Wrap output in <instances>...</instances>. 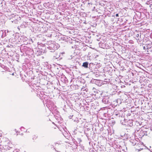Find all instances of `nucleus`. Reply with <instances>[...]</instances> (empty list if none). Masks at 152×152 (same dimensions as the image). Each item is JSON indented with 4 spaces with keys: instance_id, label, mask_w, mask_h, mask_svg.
<instances>
[{
    "instance_id": "nucleus-1",
    "label": "nucleus",
    "mask_w": 152,
    "mask_h": 152,
    "mask_svg": "<svg viewBox=\"0 0 152 152\" xmlns=\"http://www.w3.org/2000/svg\"><path fill=\"white\" fill-rule=\"evenodd\" d=\"M48 47V48L51 52H54L59 47V45L54 41H49L47 42Z\"/></svg>"
},
{
    "instance_id": "nucleus-2",
    "label": "nucleus",
    "mask_w": 152,
    "mask_h": 152,
    "mask_svg": "<svg viewBox=\"0 0 152 152\" xmlns=\"http://www.w3.org/2000/svg\"><path fill=\"white\" fill-rule=\"evenodd\" d=\"M94 66L95 65L94 64L92 63H90L89 64L88 68L90 70V72L91 73V74L93 75L94 76L96 77H97L99 76V75L97 74L98 72H94L93 69Z\"/></svg>"
},
{
    "instance_id": "nucleus-3",
    "label": "nucleus",
    "mask_w": 152,
    "mask_h": 152,
    "mask_svg": "<svg viewBox=\"0 0 152 152\" xmlns=\"http://www.w3.org/2000/svg\"><path fill=\"white\" fill-rule=\"evenodd\" d=\"M138 132L139 137L140 138H142L144 135L147 136V131L145 130L144 129H142V128Z\"/></svg>"
},
{
    "instance_id": "nucleus-4",
    "label": "nucleus",
    "mask_w": 152,
    "mask_h": 152,
    "mask_svg": "<svg viewBox=\"0 0 152 152\" xmlns=\"http://www.w3.org/2000/svg\"><path fill=\"white\" fill-rule=\"evenodd\" d=\"M99 46L100 48L103 49H108L109 48L110 46L108 45L105 42H102L99 43Z\"/></svg>"
},
{
    "instance_id": "nucleus-5",
    "label": "nucleus",
    "mask_w": 152,
    "mask_h": 152,
    "mask_svg": "<svg viewBox=\"0 0 152 152\" xmlns=\"http://www.w3.org/2000/svg\"><path fill=\"white\" fill-rule=\"evenodd\" d=\"M59 40H62L65 42H68V41H69V39L70 40V39L72 40V39H71L69 37L68 38V37L65 36L64 35L61 36V37H59Z\"/></svg>"
},
{
    "instance_id": "nucleus-6",
    "label": "nucleus",
    "mask_w": 152,
    "mask_h": 152,
    "mask_svg": "<svg viewBox=\"0 0 152 152\" xmlns=\"http://www.w3.org/2000/svg\"><path fill=\"white\" fill-rule=\"evenodd\" d=\"M102 102L104 104L109 103V97L108 96H103L102 99Z\"/></svg>"
},
{
    "instance_id": "nucleus-7",
    "label": "nucleus",
    "mask_w": 152,
    "mask_h": 152,
    "mask_svg": "<svg viewBox=\"0 0 152 152\" xmlns=\"http://www.w3.org/2000/svg\"><path fill=\"white\" fill-rule=\"evenodd\" d=\"M152 42L150 41H146V43L145 44H143L142 45H145L146 46L147 48V49L148 50L149 49L151 48L152 47Z\"/></svg>"
},
{
    "instance_id": "nucleus-8",
    "label": "nucleus",
    "mask_w": 152,
    "mask_h": 152,
    "mask_svg": "<svg viewBox=\"0 0 152 152\" xmlns=\"http://www.w3.org/2000/svg\"><path fill=\"white\" fill-rule=\"evenodd\" d=\"M59 58L60 59L62 58V57H60V53H55L53 55V60H55Z\"/></svg>"
},
{
    "instance_id": "nucleus-9",
    "label": "nucleus",
    "mask_w": 152,
    "mask_h": 152,
    "mask_svg": "<svg viewBox=\"0 0 152 152\" xmlns=\"http://www.w3.org/2000/svg\"><path fill=\"white\" fill-rule=\"evenodd\" d=\"M28 48L26 46L22 45L20 48V50L22 53H26L27 50Z\"/></svg>"
},
{
    "instance_id": "nucleus-10",
    "label": "nucleus",
    "mask_w": 152,
    "mask_h": 152,
    "mask_svg": "<svg viewBox=\"0 0 152 152\" xmlns=\"http://www.w3.org/2000/svg\"><path fill=\"white\" fill-rule=\"evenodd\" d=\"M60 80L64 83H66L68 82V79L64 75H63L61 76Z\"/></svg>"
},
{
    "instance_id": "nucleus-11",
    "label": "nucleus",
    "mask_w": 152,
    "mask_h": 152,
    "mask_svg": "<svg viewBox=\"0 0 152 152\" xmlns=\"http://www.w3.org/2000/svg\"><path fill=\"white\" fill-rule=\"evenodd\" d=\"M70 87L72 90H76L79 89V86L77 85H71Z\"/></svg>"
},
{
    "instance_id": "nucleus-12",
    "label": "nucleus",
    "mask_w": 152,
    "mask_h": 152,
    "mask_svg": "<svg viewBox=\"0 0 152 152\" xmlns=\"http://www.w3.org/2000/svg\"><path fill=\"white\" fill-rule=\"evenodd\" d=\"M88 65L89 63L88 62H85L83 63L82 66L85 68H88Z\"/></svg>"
},
{
    "instance_id": "nucleus-13",
    "label": "nucleus",
    "mask_w": 152,
    "mask_h": 152,
    "mask_svg": "<svg viewBox=\"0 0 152 152\" xmlns=\"http://www.w3.org/2000/svg\"><path fill=\"white\" fill-rule=\"evenodd\" d=\"M127 125L128 126L132 127L133 126V121L132 120H129L127 121Z\"/></svg>"
},
{
    "instance_id": "nucleus-14",
    "label": "nucleus",
    "mask_w": 152,
    "mask_h": 152,
    "mask_svg": "<svg viewBox=\"0 0 152 152\" xmlns=\"http://www.w3.org/2000/svg\"><path fill=\"white\" fill-rule=\"evenodd\" d=\"M76 142L77 145L79 144L80 145V142H81V140L80 138H77L76 140Z\"/></svg>"
},
{
    "instance_id": "nucleus-15",
    "label": "nucleus",
    "mask_w": 152,
    "mask_h": 152,
    "mask_svg": "<svg viewBox=\"0 0 152 152\" xmlns=\"http://www.w3.org/2000/svg\"><path fill=\"white\" fill-rule=\"evenodd\" d=\"M135 35L136 36V37L137 38L136 39H139V37H141V35L140 34H140H135Z\"/></svg>"
},
{
    "instance_id": "nucleus-16",
    "label": "nucleus",
    "mask_w": 152,
    "mask_h": 152,
    "mask_svg": "<svg viewBox=\"0 0 152 152\" xmlns=\"http://www.w3.org/2000/svg\"><path fill=\"white\" fill-rule=\"evenodd\" d=\"M74 121L76 122V123H81V122H82L81 121L78 120V118H77L76 119L74 120Z\"/></svg>"
},
{
    "instance_id": "nucleus-17",
    "label": "nucleus",
    "mask_w": 152,
    "mask_h": 152,
    "mask_svg": "<svg viewBox=\"0 0 152 152\" xmlns=\"http://www.w3.org/2000/svg\"><path fill=\"white\" fill-rule=\"evenodd\" d=\"M72 141L73 142V143L75 145H77L76 140L73 138L72 139Z\"/></svg>"
},
{
    "instance_id": "nucleus-18",
    "label": "nucleus",
    "mask_w": 152,
    "mask_h": 152,
    "mask_svg": "<svg viewBox=\"0 0 152 152\" xmlns=\"http://www.w3.org/2000/svg\"><path fill=\"white\" fill-rule=\"evenodd\" d=\"M37 136H36L35 135H34L33 138V139L34 140H35L37 138Z\"/></svg>"
},
{
    "instance_id": "nucleus-19",
    "label": "nucleus",
    "mask_w": 152,
    "mask_h": 152,
    "mask_svg": "<svg viewBox=\"0 0 152 152\" xmlns=\"http://www.w3.org/2000/svg\"><path fill=\"white\" fill-rule=\"evenodd\" d=\"M78 124H77V126H79V127H80L81 126V124H82V122H81V123H77Z\"/></svg>"
},
{
    "instance_id": "nucleus-20",
    "label": "nucleus",
    "mask_w": 152,
    "mask_h": 152,
    "mask_svg": "<svg viewBox=\"0 0 152 152\" xmlns=\"http://www.w3.org/2000/svg\"><path fill=\"white\" fill-rule=\"evenodd\" d=\"M94 81H95V83L96 85H97V83H98V82H97V80H94L93 81V82H94ZM92 82H93V81H92Z\"/></svg>"
},
{
    "instance_id": "nucleus-21",
    "label": "nucleus",
    "mask_w": 152,
    "mask_h": 152,
    "mask_svg": "<svg viewBox=\"0 0 152 152\" xmlns=\"http://www.w3.org/2000/svg\"><path fill=\"white\" fill-rule=\"evenodd\" d=\"M143 48L144 50H146L147 49V48L146 46L145 45V46H143Z\"/></svg>"
},
{
    "instance_id": "nucleus-22",
    "label": "nucleus",
    "mask_w": 152,
    "mask_h": 152,
    "mask_svg": "<svg viewBox=\"0 0 152 152\" xmlns=\"http://www.w3.org/2000/svg\"><path fill=\"white\" fill-rule=\"evenodd\" d=\"M115 16L116 17H118L119 16L118 14H116L115 15Z\"/></svg>"
},
{
    "instance_id": "nucleus-23",
    "label": "nucleus",
    "mask_w": 152,
    "mask_h": 152,
    "mask_svg": "<svg viewBox=\"0 0 152 152\" xmlns=\"http://www.w3.org/2000/svg\"><path fill=\"white\" fill-rule=\"evenodd\" d=\"M27 39V38L26 37H24V40H26Z\"/></svg>"
},
{
    "instance_id": "nucleus-24",
    "label": "nucleus",
    "mask_w": 152,
    "mask_h": 152,
    "mask_svg": "<svg viewBox=\"0 0 152 152\" xmlns=\"http://www.w3.org/2000/svg\"><path fill=\"white\" fill-rule=\"evenodd\" d=\"M142 149H142V148H140V149L138 150V151H141V150H142Z\"/></svg>"
},
{
    "instance_id": "nucleus-25",
    "label": "nucleus",
    "mask_w": 152,
    "mask_h": 152,
    "mask_svg": "<svg viewBox=\"0 0 152 152\" xmlns=\"http://www.w3.org/2000/svg\"><path fill=\"white\" fill-rule=\"evenodd\" d=\"M22 129H24V127H21V130L22 131Z\"/></svg>"
},
{
    "instance_id": "nucleus-26",
    "label": "nucleus",
    "mask_w": 152,
    "mask_h": 152,
    "mask_svg": "<svg viewBox=\"0 0 152 152\" xmlns=\"http://www.w3.org/2000/svg\"><path fill=\"white\" fill-rule=\"evenodd\" d=\"M84 147L83 146V147H82V149L84 150Z\"/></svg>"
},
{
    "instance_id": "nucleus-27",
    "label": "nucleus",
    "mask_w": 152,
    "mask_h": 152,
    "mask_svg": "<svg viewBox=\"0 0 152 152\" xmlns=\"http://www.w3.org/2000/svg\"><path fill=\"white\" fill-rule=\"evenodd\" d=\"M52 36V34H50V37H51V36Z\"/></svg>"
},
{
    "instance_id": "nucleus-28",
    "label": "nucleus",
    "mask_w": 152,
    "mask_h": 152,
    "mask_svg": "<svg viewBox=\"0 0 152 152\" xmlns=\"http://www.w3.org/2000/svg\"><path fill=\"white\" fill-rule=\"evenodd\" d=\"M45 4L46 5V3H44V6H45Z\"/></svg>"
},
{
    "instance_id": "nucleus-29",
    "label": "nucleus",
    "mask_w": 152,
    "mask_h": 152,
    "mask_svg": "<svg viewBox=\"0 0 152 152\" xmlns=\"http://www.w3.org/2000/svg\"><path fill=\"white\" fill-rule=\"evenodd\" d=\"M15 131H16V129H15Z\"/></svg>"
},
{
    "instance_id": "nucleus-30",
    "label": "nucleus",
    "mask_w": 152,
    "mask_h": 152,
    "mask_svg": "<svg viewBox=\"0 0 152 152\" xmlns=\"http://www.w3.org/2000/svg\"><path fill=\"white\" fill-rule=\"evenodd\" d=\"M141 45H142V43H140V45L141 46Z\"/></svg>"
},
{
    "instance_id": "nucleus-31",
    "label": "nucleus",
    "mask_w": 152,
    "mask_h": 152,
    "mask_svg": "<svg viewBox=\"0 0 152 152\" xmlns=\"http://www.w3.org/2000/svg\"><path fill=\"white\" fill-rule=\"evenodd\" d=\"M118 115V114H116V115Z\"/></svg>"
}]
</instances>
